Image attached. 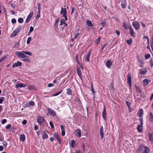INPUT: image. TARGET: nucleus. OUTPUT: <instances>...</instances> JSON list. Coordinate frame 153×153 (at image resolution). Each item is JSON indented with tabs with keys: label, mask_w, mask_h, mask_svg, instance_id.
Returning a JSON list of instances; mask_svg holds the SVG:
<instances>
[{
	"label": "nucleus",
	"mask_w": 153,
	"mask_h": 153,
	"mask_svg": "<svg viewBox=\"0 0 153 153\" xmlns=\"http://www.w3.org/2000/svg\"><path fill=\"white\" fill-rule=\"evenodd\" d=\"M15 54L18 57L22 58H25L28 57V56L24 54L29 55L30 56H31L32 55V53L31 52L24 51H22V52L16 51L15 52Z\"/></svg>",
	"instance_id": "nucleus-1"
},
{
	"label": "nucleus",
	"mask_w": 153,
	"mask_h": 153,
	"mask_svg": "<svg viewBox=\"0 0 153 153\" xmlns=\"http://www.w3.org/2000/svg\"><path fill=\"white\" fill-rule=\"evenodd\" d=\"M60 13L61 14H63L62 17L65 18L66 21H67L68 20V18L66 16L67 13V10H66V8H63L62 7L61 8Z\"/></svg>",
	"instance_id": "nucleus-2"
},
{
	"label": "nucleus",
	"mask_w": 153,
	"mask_h": 153,
	"mask_svg": "<svg viewBox=\"0 0 153 153\" xmlns=\"http://www.w3.org/2000/svg\"><path fill=\"white\" fill-rule=\"evenodd\" d=\"M21 29V27L20 25L15 30L12 34L11 35V37H13L15 36L19 32Z\"/></svg>",
	"instance_id": "nucleus-3"
},
{
	"label": "nucleus",
	"mask_w": 153,
	"mask_h": 153,
	"mask_svg": "<svg viewBox=\"0 0 153 153\" xmlns=\"http://www.w3.org/2000/svg\"><path fill=\"white\" fill-rule=\"evenodd\" d=\"M128 84L130 86L129 89L131 90V74L130 73H128Z\"/></svg>",
	"instance_id": "nucleus-4"
},
{
	"label": "nucleus",
	"mask_w": 153,
	"mask_h": 153,
	"mask_svg": "<svg viewBox=\"0 0 153 153\" xmlns=\"http://www.w3.org/2000/svg\"><path fill=\"white\" fill-rule=\"evenodd\" d=\"M47 110L48 114L51 116L55 117L56 115V112L51 108H48Z\"/></svg>",
	"instance_id": "nucleus-5"
},
{
	"label": "nucleus",
	"mask_w": 153,
	"mask_h": 153,
	"mask_svg": "<svg viewBox=\"0 0 153 153\" xmlns=\"http://www.w3.org/2000/svg\"><path fill=\"white\" fill-rule=\"evenodd\" d=\"M132 25L136 30H138L140 29V25L138 22H134L132 23Z\"/></svg>",
	"instance_id": "nucleus-6"
},
{
	"label": "nucleus",
	"mask_w": 153,
	"mask_h": 153,
	"mask_svg": "<svg viewBox=\"0 0 153 153\" xmlns=\"http://www.w3.org/2000/svg\"><path fill=\"white\" fill-rule=\"evenodd\" d=\"M36 120L38 124L41 125L45 121V119L42 116H38L36 118Z\"/></svg>",
	"instance_id": "nucleus-7"
},
{
	"label": "nucleus",
	"mask_w": 153,
	"mask_h": 153,
	"mask_svg": "<svg viewBox=\"0 0 153 153\" xmlns=\"http://www.w3.org/2000/svg\"><path fill=\"white\" fill-rule=\"evenodd\" d=\"M54 135L56 139L58 142L59 143V144H60L61 143V140L60 137L59 136L58 133L56 132H54Z\"/></svg>",
	"instance_id": "nucleus-8"
},
{
	"label": "nucleus",
	"mask_w": 153,
	"mask_h": 153,
	"mask_svg": "<svg viewBox=\"0 0 153 153\" xmlns=\"http://www.w3.org/2000/svg\"><path fill=\"white\" fill-rule=\"evenodd\" d=\"M102 117L105 121H106L107 119V117H106V112L105 111V107L104 106L103 111L102 113Z\"/></svg>",
	"instance_id": "nucleus-9"
},
{
	"label": "nucleus",
	"mask_w": 153,
	"mask_h": 153,
	"mask_svg": "<svg viewBox=\"0 0 153 153\" xmlns=\"http://www.w3.org/2000/svg\"><path fill=\"white\" fill-rule=\"evenodd\" d=\"M100 134L101 136V139L102 140L104 137L103 128L102 126H100Z\"/></svg>",
	"instance_id": "nucleus-10"
},
{
	"label": "nucleus",
	"mask_w": 153,
	"mask_h": 153,
	"mask_svg": "<svg viewBox=\"0 0 153 153\" xmlns=\"http://www.w3.org/2000/svg\"><path fill=\"white\" fill-rule=\"evenodd\" d=\"M75 135L78 137L80 138L81 136V132L79 129L76 130L74 132Z\"/></svg>",
	"instance_id": "nucleus-11"
},
{
	"label": "nucleus",
	"mask_w": 153,
	"mask_h": 153,
	"mask_svg": "<svg viewBox=\"0 0 153 153\" xmlns=\"http://www.w3.org/2000/svg\"><path fill=\"white\" fill-rule=\"evenodd\" d=\"M91 50H90L85 57L86 62H89V58L90 56Z\"/></svg>",
	"instance_id": "nucleus-12"
},
{
	"label": "nucleus",
	"mask_w": 153,
	"mask_h": 153,
	"mask_svg": "<svg viewBox=\"0 0 153 153\" xmlns=\"http://www.w3.org/2000/svg\"><path fill=\"white\" fill-rule=\"evenodd\" d=\"M129 29L130 33L131 34V36L132 37H134L135 36L134 35V32L133 29L131 26H129Z\"/></svg>",
	"instance_id": "nucleus-13"
},
{
	"label": "nucleus",
	"mask_w": 153,
	"mask_h": 153,
	"mask_svg": "<svg viewBox=\"0 0 153 153\" xmlns=\"http://www.w3.org/2000/svg\"><path fill=\"white\" fill-rule=\"evenodd\" d=\"M26 86V84L22 83H17L16 84V88H19V87L20 88H23V87H25Z\"/></svg>",
	"instance_id": "nucleus-14"
},
{
	"label": "nucleus",
	"mask_w": 153,
	"mask_h": 153,
	"mask_svg": "<svg viewBox=\"0 0 153 153\" xmlns=\"http://www.w3.org/2000/svg\"><path fill=\"white\" fill-rule=\"evenodd\" d=\"M22 65V63L18 61L12 65V68H16L18 66H20Z\"/></svg>",
	"instance_id": "nucleus-15"
},
{
	"label": "nucleus",
	"mask_w": 153,
	"mask_h": 153,
	"mask_svg": "<svg viewBox=\"0 0 153 153\" xmlns=\"http://www.w3.org/2000/svg\"><path fill=\"white\" fill-rule=\"evenodd\" d=\"M121 5L123 9L125 8L127 4L126 0H121Z\"/></svg>",
	"instance_id": "nucleus-16"
},
{
	"label": "nucleus",
	"mask_w": 153,
	"mask_h": 153,
	"mask_svg": "<svg viewBox=\"0 0 153 153\" xmlns=\"http://www.w3.org/2000/svg\"><path fill=\"white\" fill-rule=\"evenodd\" d=\"M148 71L146 68H143L140 70V72L141 75L145 74Z\"/></svg>",
	"instance_id": "nucleus-17"
},
{
	"label": "nucleus",
	"mask_w": 153,
	"mask_h": 153,
	"mask_svg": "<svg viewBox=\"0 0 153 153\" xmlns=\"http://www.w3.org/2000/svg\"><path fill=\"white\" fill-rule=\"evenodd\" d=\"M151 82V80L147 79H145L143 80V85L146 86L148 84Z\"/></svg>",
	"instance_id": "nucleus-18"
},
{
	"label": "nucleus",
	"mask_w": 153,
	"mask_h": 153,
	"mask_svg": "<svg viewBox=\"0 0 153 153\" xmlns=\"http://www.w3.org/2000/svg\"><path fill=\"white\" fill-rule=\"evenodd\" d=\"M34 105V102L32 101H29L28 102H27L25 104V106L27 107L30 105L33 106Z\"/></svg>",
	"instance_id": "nucleus-19"
},
{
	"label": "nucleus",
	"mask_w": 153,
	"mask_h": 153,
	"mask_svg": "<svg viewBox=\"0 0 153 153\" xmlns=\"http://www.w3.org/2000/svg\"><path fill=\"white\" fill-rule=\"evenodd\" d=\"M150 151L149 149L146 146L144 147V149L142 153H149Z\"/></svg>",
	"instance_id": "nucleus-20"
},
{
	"label": "nucleus",
	"mask_w": 153,
	"mask_h": 153,
	"mask_svg": "<svg viewBox=\"0 0 153 153\" xmlns=\"http://www.w3.org/2000/svg\"><path fill=\"white\" fill-rule=\"evenodd\" d=\"M42 139H47L48 137V135L46 133L45 131H44L42 134Z\"/></svg>",
	"instance_id": "nucleus-21"
},
{
	"label": "nucleus",
	"mask_w": 153,
	"mask_h": 153,
	"mask_svg": "<svg viewBox=\"0 0 153 153\" xmlns=\"http://www.w3.org/2000/svg\"><path fill=\"white\" fill-rule=\"evenodd\" d=\"M143 125H138L137 127V130L139 132H141L142 131Z\"/></svg>",
	"instance_id": "nucleus-22"
},
{
	"label": "nucleus",
	"mask_w": 153,
	"mask_h": 153,
	"mask_svg": "<svg viewBox=\"0 0 153 153\" xmlns=\"http://www.w3.org/2000/svg\"><path fill=\"white\" fill-rule=\"evenodd\" d=\"M138 114L139 117H142L143 114V111L142 109L141 108L139 111Z\"/></svg>",
	"instance_id": "nucleus-23"
},
{
	"label": "nucleus",
	"mask_w": 153,
	"mask_h": 153,
	"mask_svg": "<svg viewBox=\"0 0 153 153\" xmlns=\"http://www.w3.org/2000/svg\"><path fill=\"white\" fill-rule=\"evenodd\" d=\"M106 65L107 67L109 68L111 67L112 65L111 62L109 60H108L106 62Z\"/></svg>",
	"instance_id": "nucleus-24"
},
{
	"label": "nucleus",
	"mask_w": 153,
	"mask_h": 153,
	"mask_svg": "<svg viewBox=\"0 0 153 153\" xmlns=\"http://www.w3.org/2000/svg\"><path fill=\"white\" fill-rule=\"evenodd\" d=\"M20 140L21 141L23 142L25 140V136L24 134H21L20 135Z\"/></svg>",
	"instance_id": "nucleus-25"
},
{
	"label": "nucleus",
	"mask_w": 153,
	"mask_h": 153,
	"mask_svg": "<svg viewBox=\"0 0 153 153\" xmlns=\"http://www.w3.org/2000/svg\"><path fill=\"white\" fill-rule=\"evenodd\" d=\"M86 23L87 25L89 27H91L93 26V24L91 23V21L89 20H87L86 21Z\"/></svg>",
	"instance_id": "nucleus-26"
},
{
	"label": "nucleus",
	"mask_w": 153,
	"mask_h": 153,
	"mask_svg": "<svg viewBox=\"0 0 153 153\" xmlns=\"http://www.w3.org/2000/svg\"><path fill=\"white\" fill-rule=\"evenodd\" d=\"M149 120L152 123L153 122V115L152 112H150L149 114Z\"/></svg>",
	"instance_id": "nucleus-27"
},
{
	"label": "nucleus",
	"mask_w": 153,
	"mask_h": 153,
	"mask_svg": "<svg viewBox=\"0 0 153 153\" xmlns=\"http://www.w3.org/2000/svg\"><path fill=\"white\" fill-rule=\"evenodd\" d=\"M67 94L68 95H71L72 92L70 88H68L67 89Z\"/></svg>",
	"instance_id": "nucleus-28"
},
{
	"label": "nucleus",
	"mask_w": 153,
	"mask_h": 153,
	"mask_svg": "<svg viewBox=\"0 0 153 153\" xmlns=\"http://www.w3.org/2000/svg\"><path fill=\"white\" fill-rule=\"evenodd\" d=\"M77 74L79 76H80L82 75V72L80 69L79 68H77Z\"/></svg>",
	"instance_id": "nucleus-29"
},
{
	"label": "nucleus",
	"mask_w": 153,
	"mask_h": 153,
	"mask_svg": "<svg viewBox=\"0 0 153 153\" xmlns=\"http://www.w3.org/2000/svg\"><path fill=\"white\" fill-rule=\"evenodd\" d=\"M71 146L73 148L76 146V142L74 140H72L71 141Z\"/></svg>",
	"instance_id": "nucleus-30"
},
{
	"label": "nucleus",
	"mask_w": 153,
	"mask_h": 153,
	"mask_svg": "<svg viewBox=\"0 0 153 153\" xmlns=\"http://www.w3.org/2000/svg\"><path fill=\"white\" fill-rule=\"evenodd\" d=\"M149 139L151 143L153 144V137L151 134L149 135Z\"/></svg>",
	"instance_id": "nucleus-31"
},
{
	"label": "nucleus",
	"mask_w": 153,
	"mask_h": 153,
	"mask_svg": "<svg viewBox=\"0 0 153 153\" xmlns=\"http://www.w3.org/2000/svg\"><path fill=\"white\" fill-rule=\"evenodd\" d=\"M126 42L129 45H130L132 42V39L131 38H130L129 39H127L126 40Z\"/></svg>",
	"instance_id": "nucleus-32"
},
{
	"label": "nucleus",
	"mask_w": 153,
	"mask_h": 153,
	"mask_svg": "<svg viewBox=\"0 0 153 153\" xmlns=\"http://www.w3.org/2000/svg\"><path fill=\"white\" fill-rule=\"evenodd\" d=\"M34 87L32 85H30L27 86V89L29 90H32L34 89Z\"/></svg>",
	"instance_id": "nucleus-33"
},
{
	"label": "nucleus",
	"mask_w": 153,
	"mask_h": 153,
	"mask_svg": "<svg viewBox=\"0 0 153 153\" xmlns=\"http://www.w3.org/2000/svg\"><path fill=\"white\" fill-rule=\"evenodd\" d=\"M150 65L151 67H153V59L152 58L150 59L149 61Z\"/></svg>",
	"instance_id": "nucleus-34"
},
{
	"label": "nucleus",
	"mask_w": 153,
	"mask_h": 153,
	"mask_svg": "<svg viewBox=\"0 0 153 153\" xmlns=\"http://www.w3.org/2000/svg\"><path fill=\"white\" fill-rule=\"evenodd\" d=\"M123 27L125 29H128V25H127L126 23L124 22H123Z\"/></svg>",
	"instance_id": "nucleus-35"
},
{
	"label": "nucleus",
	"mask_w": 153,
	"mask_h": 153,
	"mask_svg": "<svg viewBox=\"0 0 153 153\" xmlns=\"http://www.w3.org/2000/svg\"><path fill=\"white\" fill-rule=\"evenodd\" d=\"M33 15V12H30L29 14L28 15L27 17L31 19V18L32 17Z\"/></svg>",
	"instance_id": "nucleus-36"
},
{
	"label": "nucleus",
	"mask_w": 153,
	"mask_h": 153,
	"mask_svg": "<svg viewBox=\"0 0 153 153\" xmlns=\"http://www.w3.org/2000/svg\"><path fill=\"white\" fill-rule=\"evenodd\" d=\"M24 21V20L22 18H19L18 19V22L19 23H22Z\"/></svg>",
	"instance_id": "nucleus-37"
},
{
	"label": "nucleus",
	"mask_w": 153,
	"mask_h": 153,
	"mask_svg": "<svg viewBox=\"0 0 153 153\" xmlns=\"http://www.w3.org/2000/svg\"><path fill=\"white\" fill-rule=\"evenodd\" d=\"M100 37H99L97 38V39H96L95 40V42L97 44L99 43L100 41Z\"/></svg>",
	"instance_id": "nucleus-38"
},
{
	"label": "nucleus",
	"mask_w": 153,
	"mask_h": 153,
	"mask_svg": "<svg viewBox=\"0 0 153 153\" xmlns=\"http://www.w3.org/2000/svg\"><path fill=\"white\" fill-rule=\"evenodd\" d=\"M7 58V56H4L3 57H1V58L0 59V63L2 62L3 60L6 59Z\"/></svg>",
	"instance_id": "nucleus-39"
},
{
	"label": "nucleus",
	"mask_w": 153,
	"mask_h": 153,
	"mask_svg": "<svg viewBox=\"0 0 153 153\" xmlns=\"http://www.w3.org/2000/svg\"><path fill=\"white\" fill-rule=\"evenodd\" d=\"M31 39H32V38L31 37H28V38H27V44H28L29 43H30V41L31 40Z\"/></svg>",
	"instance_id": "nucleus-40"
},
{
	"label": "nucleus",
	"mask_w": 153,
	"mask_h": 153,
	"mask_svg": "<svg viewBox=\"0 0 153 153\" xmlns=\"http://www.w3.org/2000/svg\"><path fill=\"white\" fill-rule=\"evenodd\" d=\"M139 121L140 122V125H143V120L142 117H139Z\"/></svg>",
	"instance_id": "nucleus-41"
},
{
	"label": "nucleus",
	"mask_w": 153,
	"mask_h": 153,
	"mask_svg": "<svg viewBox=\"0 0 153 153\" xmlns=\"http://www.w3.org/2000/svg\"><path fill=\"white\" fill-rule=\"evenodd\" d=\"M10 4L12 8H15L16 6V4L15 2L10 3Z\"/></svg>",
	"instance_id": "nucleus-42"
},
{
	"label": "nucleus",
	"mask_w": 153,
	"mask_h": 153,
	"mask_svg": "<svg viewBox=\"0 0 153 153\" xmlns=\"http://www.w3.org/2000/svg\"><path fill=\"white\" fill-rule=\"evenodd\" d=\"M91 91H92V94H94V93H95V91H94V89L93 88V85L92 83H91Z\"/></svg>",
	"instance_id": "nucleus-43"
},
{
	"label": "nucleus",
	"mask_w": 153,
	"mask_h": 153,
	"mask_svg": "<svg viewBox=\"0 0 153 153\" xmlns=\"http://www.w3.org/2000/svg\"><path fill=\"white\" fill-rule=\"evenodd\" d=\"M34 28L33 26H31L30 27L29 31L28 32V33H30L33 30Z\"/></svg>",
	"instance_id": "nucleus-44"
},
{
	"label": "nucleus",
	"mask_w": 153,
	"mask_h": 153,
	"mask_svg": "<svg viewBox=\"0 0 153 153\" xmlns=\"http://www.w3.org/2000/svg\"><path fill=\"white\" fill-rule=\"evenodd\" d=\"M62 92V91L61 90V91H60L59 92H57L55 94H54L53 96H57L58 95H59V94H60Z\"/></svg>",
	"instance_id": "nucleus-45"
},
{
	"label": "nucleus",
	"mask_w": 153,
	"mask_h": 153,
	"mask_svg": "<svg viewBox=\"0 0 153 153\" xmlns=\"http://www.w3.org/2000/svg\"><path fill=\"white\" fill-rule=\"evenodd\" d=\"M137 91L138 93H141V91L140 88L138 86H136Z\"/></svg>",
	"instance_id": "nucleus-46"
},
{
	"label": "nucleus",
	"mask_w": 153,
	"mask_h": 153,
	"mask_svg": "<svg viewBox=\"0 0 153 153\" xmlns=\"http://www.w3.org/2000/svg\"><path fill=\"white\" fill-rule=\"evenodd\" d=\"M108 45V42H106V43H105L104 44V45L102 47V48H101V51H102L103 50V49L105 47L107 46Z\"/></svg>",
	"instance_id": "nucleus-47"
},
{
	"label": "nucleus",
	"mask_w": 153,
	"mask_h": 153,
	"mask_svg": "<svg viewBox=\"0 0 153 153\" xmlns=\"http://www.w3.org/2000/svg\"><path fill=\"white\" fill-rule=\"evenodd\" d=\"M126 104L129 108H130L131 105V103L128 101H126Z\"/></svg>",
	"instance_id": "nucleus-48"
},
{
	"label": "nucleus",
	"mask_w": 153,
	"mask_h": 153,
	"mask_svg": "<svg viewBox=\"0 0 153 153\" xmlns=\"http://www.w3.org/2000/svg\"><path fill=\"white\" fill-rule=\"evenodd\" d=\"M150 57V55L149 54H147L145 56V58L146 59H149Z\"/></svg>",
	"instance_id": "nucleus-49"
},
{
	"label": "nucleus",
	"mask_w": 153,
	"mask_h": 153,
	"mask_svg": "<svg viewBox=\"0 0 153 153\" xmlns=\"http://www.w3.org/2000/svg\"><path fill=\"white\" fill-rule=\"evenodd\" d=\"M65 20L64 19H62L60 21V23L59 24L60 26H62L63 24L65 23Z\"/></svg>",
	"instance_id": "nucleus-50"
},
{
	"label": "nucleus",
	"mask_w": 153,
	"mask_h": 153,
	"mask_svg": "<svg viewBox=\"0 0 153 153\" xmlns=\"http://www.w3.org/2000/svg\"><path fill=\"white\" fill-rule=\"evenodd\" d=\"M5 98L4 97H2L1 99H0V104L2 103L3 101L4 100Z\"/></svg>",
	"instance_id": "nucleus-51"
},
{
	"label": "nucleus",
	"mask_w": 153,
	"mask_h": 153,
	"mask_svg": "<svg viewBox=\"0 0 153 153\" xmlns=\"http://www.w3.org/2000/svg\"><path fill=\"white\" fill-rule=\"evenodd\" d=\"M11 127V125L10 124H8L6 126V128L7 129H9Z\"/></svg>",
	"instance_id": "nucleus-52"
},
{
	"label": "nucleus",
	"mask_w": 153,
	"mask_h": 153,
	"mask_svg": "<svg viewBox=\"0 0 153 153\" xmlns=\"http://www.w3.org/2000/svg\"><path fill=\"white\" fill-rule=\"evenodd\" d=\"M7 122V120L6 119H3L1 122V123L2 124H5V123H6Z\"/></svg>",
	"instance_id": "nucleus-53"
},
{
	"label": "nucleus",
	"mask_w": 153,
	"mask_h": 153,
	"mask_svg": "<svg viewBox=\"0 0 153 153\" xmlns=\"http://www.w3.org/2000/svg\"><path fill=\"white\" fill-rule=\"evenodd\" d=\"M81 149L83 151H85V145L83 143H82V146L81 147Z\"/></svg>",
	"instance_id": "nucleus-54"
},
{
	"label": "nucleus",
	"mask_w": 153,
	"mask_h": 153,
	"mask_svg": "<svg viewBox=\"0 0 153 153\" xmlns=\"http://www.w3.org/2000/svg\"><path fill=\"white\" fill-rule=\"evenodd\" d=\"M41 5L40 3H39L37 4V7H38V10H41Z\"/></svg>",
	"instance_id": "nucleus-55"
},
{
	"label": "nucleus",
	"mask_w": 153,
	"mask_h": 153,
	"mask_svg": "<svg viewBox=\"0 0 153 153\" xmlns=\"http://www.w3.org/2000/svg\"><path fill=\"white\" fill-rule=\"evenodd\" d=\"M2 144L5 147L7 145V142L6 141H3L2 143Z\"/></svg>",
	"instance_id": "nucleus-56"
},
{
	"label": "nucleus",
	"mask_w": 153,
	"mask_h": 153,
	"mask_svg": "<svg viewBox=\"0 0 153 153\" xmlns=\"http://www.w3.org/2000/svg\"><path fill=\"white\" fill-rule=\"evenodd\" d=\"M143 148L142 146H140L138 149L137 150V152H141Z\"/></svg>",
	"instance_id": "nucleus-57"
},
{
	"label": "nucleus",
	"mask_w": 153,
	"mask_h": 153,
	"mask_svg": "<svg viewBox=\"0 0 153 153\" xmlns=\"http://www.w3.org/2000/svg\"><path fill=\"white\" fill-rule=\"evenodd\" d=\"M49 124L51 126V128L52 129L54 127V125H53V123L52 122L50 121L49 122Z\"/></svg>",
	"instance_id": "nucleus-58"
},
{
	"label": "nucleus",
	"mask_w": 153,
	"mask_h": 153,
	"mask_svg": "<svg viewBox=\"0 0 153 153\" xmlns=\"http://www.w3.org/2000/svg\"><path fill=\"white\" fill-rule=\"evenodd\" d=\"M16 20L15 19H13L11 20V22L13 23H15L16 22Z\"/></svg>",
	"instance_id": "nucleus-59"
},
{
	"label": "nucleus",
	"mask_w": 153,
	"mask_h": 153,
	"mask_svg": "<svg viewBox=\"0 0 153 153\" xmlns=\"http://www.w3.org/2000/svg\"><path fill=\"white\" fill-rule=\"evenodd\" d=\"M60 128H61V129L62 131H65V129L64 128V126L63 125H60Z\"/></svg>",
	"instance_id": "nucleus-60"
},
{
	"label": "nucleus",
	"mask_w": 153,
	"mask_h": 153,
	"mask_svg": "<svg viewBox=\"0 0 153 153\" xmlns=\"http://www.w3.org/2000/svg\"><path fill=\"white\" fill-rule=\"evenodd\" d=\"M79 35V33H77L74 36V38L75 39H76L77 38V37Z\"/></svg>",
	"instance_id": "nucleus-61"
},
{
	"label": "nucleus",
	"mask_w": 153,
	"mask_h": 153,
	"mask_svg": "<svg viewBox=\"0 0 153 153\" xmlns=\"http://www.w3.org/2000/svg\"><path fill=\"white\" fill-rule=\"evenodd\" d=\"M23 61L24 62H30L29 60L28 59H26V58L23 59Z\"/></svg>",
	"instance_id": "nucleus-62"
},
{
	"label": "nucleus",
	"mask_w": 153,
	"mask_h": 153,
	"mask_svg": "<svg viewBox=\"0 0 153 153\" xmlns=\"http://www.w3.org/2000/svg\"><path fill=\"white\" fill-rule=\"evenodd\" d=\"M105 22H102L101 23V25L103 27H104L105 25Z\"/></svg>",
	"instance_id": "nucleus-63"
},
{
	"label": "nucleus",
	"mask_w": 153,
	"mask_h": 153,
	"mask_svg": "<svg viewBox=\"0 0 153 153\" xmlns=\"http://www.w3.org/2000/svg\"><path fill=\"white\" fill-rule=\"evenodd\" d=\"M40 17V14L37 13V15L36 16V19H38Z\"/></svg>",
	"instance_id": "nucleus-64"
}]
</instances>
